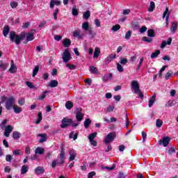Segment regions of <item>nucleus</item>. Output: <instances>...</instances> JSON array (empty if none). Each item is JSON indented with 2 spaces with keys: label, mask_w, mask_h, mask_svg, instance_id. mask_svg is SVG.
<instances>
[{
  "label": "nucleus",
  "mask_w": 178,
  "mask_h": 178,
  "mask_svg": "<svg viewBox=\"0 0 178 178\" xmlns=\"http://www.w3.org/2000/svg\"><path fill=\"white\" fill-rule=\"evenodd\" d=\"M76 119L78 122H81L84 119V114H83V108L81 107L75 109Z\"/></svg>",
  "instance_id": "nucleus-5"
},
{
  "label": "nucleus",
  "mask_w": 178,
  "mask_h": 178,
  "mask_svg": "<svg viewBox=\"0 0 178 178\" xmlns=\"http://www.w3.org/2000/svg\"><path fill=\"white\" fill-rule=\"evenodd\" d=\"M41 120H42V113L40 112L38 113V118L35 122V124H40V123H41Z\"/></svg>",
  "instance_id": "nucleus-31"
},
{
  "label": "nucleus",
  "mask_w": 178,
  "mask_h": 178,
  "mask_svg": "<svg viewBox=\"0 0 178 178\" xmlns=\"http://www.w3.org/2000/svg\"><path fill=\"white\" fill-rule=\"evenodd\" d=\"M170 31L172 33H176V31H177V23L172 22Z\"/></svg>",
  "instance_id": "nucleus-32"
},
{
  "label": "nucleus",
  "mask_w": 178,
  "mask_h": 178,
  "mask_svg": "<svg viewBox=\"0 0 178 178\" xmlns=\"http://www.w3.org/2000/svg\"><path fill=\"white\" fill-rule=\"evenodd\" d=\"M90 68L91 73L97 74V72H98V70H97V67L94 66H90Z\"/></svg>",
  "instance_id": "nucleus-55"
},
{
  "label": "nucleus",
  "mask_w": 178,
  "mask_h": 178,
  "mask_svg": "<svg viewBox=\"0 0 178 178\" xmlns=\"http://www.w3.org/2000/svg\"><path fill=\"white\" fill-rule=\"evenodd\" d=\"M12 159H13V156L11 154H7L6 156V162H12Z\"/></svg>",
  "instance_id": "nucleus-46"
},
{
  "label": "nucleus",
  "mask_w": 178,
  "mask_h": 178,
  "mask_svg": "<svg viewBox=\"0 0 178 178\" xmlns=\"http://www.w3.org/2000/svg\"><path fill=\"white\" fill-rule=\"evenodd\" d=\"M131 37V31H128L125 34V39L130 40Z\"/></svg>",
  "instance_id": "nucleus-56"
},
{
  "label": "nucleus",
  "mask_w": 178,
  "mask_h": 178,
  "mask_svg": "<svg viewBox=\"0 0 178 178\" xmlns=\"http://www.w3.org/2000/svg\"><path fill=\"white\" fill-rule=\"evenodd\" d=\"M38 137H40V140H39V143H42L47 141V134H38Z\"/></svg>",
  "instance_id": "nucleus-12"
},
{
  "label": "nucleus",
  "mask_w": 178,
  "mask_h": 178,
  "mask_svg": "<svg viewBox=\"0 0 178 178\" xmlns=\"http://www.w3.org/2000/svg\"><path fill=\"white\" fill-rule=\"evenodd\" d=\"M117 70L120 72V73L124 72V70L123 69V66H122V64L119 63H117Z\"/></svg>",
  "instance_id": "nucleus-43"
},
{
  "label": "nucleus",
  "mask_w": 178,
  "mask_h": 178,
  "mask_svg": "<svg viewBox=\"0 0 178 178\" xmlns=\"http://www.w3.org/2000/svg\"><path fill=\"white\" fill-rule=\"evenodd\" d=\"M79 136V134L76 133L74 134V131H72L70 134V138H73L74 140H77V137Z\"/></svg>",
  "instance_id": "nucleus-40"
},
{
  "label": "nucleus",
  "mask_w": 178,
  "mask_h": 178,
  "mask_svg": "<svg viewBox=\"0 0 178 178\" xmlns=\"http://www.w3.org/2000/svg\"><path fill=\"white\" fill-rule=\"evenodd\" d=\"M29 172V166L23 165L21 168V175H26Z\"/></svg>",
  "instance_id": "nucleus-35"
},
{
  "label": "nucleus",
  "mask_w": 178,
  "mask_h": 178,
  "mask_svg": "<svg viewBox=\"0 0 178 178\" xmlns=\"http://www.w3.org/2000/svg\"><path fill=\"white\" fill-rule=\"evenodd\" d=\"M5 103V108L7 111H11L13 109V106H15V103L16 102V99L13 96L9 97L6 96L1 97V103Z\"/></svg>",
  "instance_id": "nucleus-2"
},
{
  "label": "nucleus",
  "mask_w": 178,
  "mask_h": 178,
  "mask_svg": "<svg viewBox=\"0 0 178 178\" xmlns=\"http://www.w3.org/2000/svg\"><path fill=\"white\" fill-rule=\"evenodd\" d=\"M116 138V132H110L106 136L104 139L105 144H109L110 143L113 142V140Z\"/></svg>",
  "instance_id": "nucleus-6"
},
{
  "label": "nucleus",
  "mask_w": 178,
  "mask_h": 178,
  "mask_svg": "<svg viewBox=\"0 0 178 178\" xmlns=\"http://www.w3.org/2000/svg\"><path fill=\"white\" fill-rule=\"evenodd\" d=\"M143 41H145V42L151 43L152 42V38L145 36L143 38Z\"/></svg>",
  "instance_id": "nucleus-54"
},
{
  "label": "nucleus",
  "mask_w": 178,
  "mask_h": 178,
  "mask_svg": "<svg viewBox=\"0 0 178 178\" xmlns=\"http://www.w3.org/2000/svg\"><path fill=\"white\" fill-rule=\"evenodd\" d=\"M47 94H48V90L44 91L42 95L38 97L39 101H42V99H44V98H47Z\"/></svg>",
  "instance_id": "nucleus-41"
},
{
  "label": "nucleus",
  "mask_w": 178,
  "mask_h": 178,
  "mask_svg": "<svg viewBox=\"0 0 178 178\" xmlns=\"http://www.w3.org/2000/svg\"><path fill=\"white\" fill-rule=\"evenodd\" d=\"M88 33L90 35V40L94 39V37H95L96 33L94 31H92V28H90V29L88 31Z\"/></svg>",
  "instance_id": "nucleus-26"
},
{
  "label": "nucleus",
  "mask_w": 178,
  "mask_h": 178,
  "mask_svg": "<svg viewBox=\"0 0 178 178\" xmlns=\"http://www.w3.org/2000/svg\"><path fill=\"white\" fill-rule=\"evenodd\" d=\"M90 16H91V12H90V10H87L83 13V19H85V20H88L90 19Z\"/></svg>",
  "instance_id": "nucleus-24"
},
{
  "label": "nucleus",
  "mask_w": 178,
  "mask_h": 178,
  "mask_svg": "<svg viewBox=\"0 0 178 178\" xmlns=\"http://www.w3.org/2000/svg\"><path fill=\"white\" fill-rule=\"evenodd\" d=\"M13 131V127L12 125H7L5 127L3 135L5 137H9L10 136V133Z\"/></svg>",
  "instance_id": "nucleus-9"
},
{
  "label": "nucleus",
  "mask_w": 178,
  "mask_h": 178,
  "mask_svg": "<svg viewBox=\"0 0 178 178\" xmlns=\"http://www.w3.org/2000/svg\"><path fill=\"white\" fill-rule=\"evenodd\" d=\"M11 8H13V9H15V8H17V3L13 1L10 3Z\"/></svg>",
  "instance_id": "nucleus-63"
},
{
  "label": "nucleus",
  "mask_w": 178,
  "mask_h": 178,
  "mask_svg": "<svg viewBox=\"0 0 178 178\" xmlns=\"http://www.w3.org/2000/svg\"><path fill=\"white\" fill-rule=\"evenodd\" d=\"M128 62L129 60H127V58H121L120 60V65H126Z\"/></svg>",
  "instance_id": "nucleus-45"
},
{
  "label": "nucleus",
  "mask_w": 178,
  "mask_h": 178,
  "mask_svg": "<svg viewBox=\"0 0 178 178\" xmlns=\"http://www.w3.org/2000/svg\"><path fill=\"white\" fill-rule=\"evenodd\" d=\"M176 149H175V147H170L168 151V155H172V154H175Z\"/></svg>",
  "instance_id": "nucleus-48"
},
{
  "label": "nucleus",
  "mask_w": 178,
  "mask_h": 178,
  "mask_svg": "<svg viewBox=\"0 0 178 178\" xmlns=\"http://www.w3.org/2000/svg\"><path fill=\"white\" fill-rule=\"evenodd\" d=\"M31 31L32 32L28 33L26 35L28 41H33V40H34V33H33V31L35 32V30L33 29V30H31Z\"/></svg>",
  "instance_id": "nucleus-15"
},
{
  "label": "nucleus",
  "mask_w": 178,
  "mask_h": 178,
  "mask_svg": "<svg viewBox=\"0 0 178 178\" xmlns=\"http://www.w3.org/2000/svg\"><path fill=\"white\" fill-rule=\"evenodd\" d=\"M26 85L27 87H29V88H35V86H34V85L33 84V82H31V81H26Z\"/></svg>",
  "instance_id": "nucleus-52"
},
{
  "label": "nucleus",
  "mask_w": 178,
  "mask_h": 178,
  "mask_svg": "<svg viewBox=\"0 0 178 178\" xmlns=\"http://www.w3.org/2000/svg\"><path fill=\"white\" fill-rule=\"evenodd\" d=\"M170 140H172V138H170V137L169 136L163 137L162 140H160L159 145L168 147V145H169V143H170Z\"/></svg>",
  "instance_id": "nucleus-8"
},
{
  "label": "nucleus",
  "mask_w": 178,
  "mask_h": 178,
  "mask_svg": "<svg viewBox=\"0 0 178 178\" xmlns=\"http://www.w3.org/2000/svg\"><path fill=\"white\" fill-rule=\"evenodd\" d=\"M60 148L61 151L60 153V159H61V163H65V158H66V156H65V146L61 145Z\"/></svg>",
  "instance_id": "nucleus-10"
},
{
  "label": "nucleus",
  "mask_w": 178,
  "mask_h": 178,
  "mask_svg": "<svg viewBox=\"0 0 178 178\" xmlns=\"http://www.w3.org/2000/svg\"><path fill=\"white\" fill-rule=\"evenodd\" d=\"M172 74H173V72L172 71L167 72L165 76V80H169Z\"/></svg>",
  "instance_id": "nucleus-51"
},
{
  "label": "nucleus",
  "mask_w": 178,
  "mask_h": 178,
  "mask_svg": "<svg viewBox=\"0 0 178 178\" xmlns=\"http://www.w3.org/2000/svg\"><path fill=\"white\" fill-rule=\"evenodd\" d=\"M147 35L150 37V38H153V37H155V31L152 29H149L147 31Z\"/></svg>",
  "instance_id": "nucleus-30"
},
{
  "label": "nucleus",
  "mask_w": 178,
  "mask_h": 178,
  "mask_svg": "<svg viewBox=\"0 0 178 178\" xmlns=\"http://www.w3.org/2000/svg\"><path fill=\"white\" fill-rule=\"evenodd\" d=\"M99 54H101V50L99 48L95 47L93 58H98V56H99Z\"/></svg>",
  "instance_id": "nucleus-38"
},
{
  "label": "nucleus",
  "mask_w": 178,
  "mask_h": 178,
  "mask_svg": "<svg viewBox=\"0 0 178 178\" xmlns=\"http://www.w3.org/2000/svg\"><path fill=\"white\" fill-rule=\"evenodd\" d=\"M118 30H120V25L119 24L113 26L111 29V31H118Z\"/></svg>",
  "instance_id": "nucleus-50"
},
{
  "label": "nucleus",
  "mask_w": 178,
  "mask_h": 178,
  "mask_svg": "<svg viewBox=\"0 0 178 178\" xmlns=\"http://www.w3.org/2000/svg\"><path fill=\"white\" fill-rule=\"evenodd\" d=\"M97 132L92 133V134H89V136H88V137L89 141L94 140V138H95L97 137Z\"/></svg>",
  "instance_id": "nucleus-42"
},
{
  "label": "nucleus",
  "mask_w": 178,
  "mask_h": 178,
  "mask_svg": "<svg viewBox=\"0 0 178 178\" xmlns=\"http://www.w3.org/2000/svg\"><path fill=\"white\" fill-rule=\"evenodd\" d=\"M10 31V28H9L8 26H4L3 29V35L4 37H8V34H9V32Z\"/></svg>",
  "instance_id": "nucleus-21"
},
{
  "label": "nucleus",
  "mask_w": 178,
  "mask_h": 178,
  "mask_svg": "<svg viewBox=\"0 0 178 178\" xmlns=\"http://www.w3.org/2000/svg\"><path fill=\"white\" fill-rule=\"evenodd\" d=\"M131 86L132 90L134 91V93L137 94V95H138V97L143 99V98H144V93H143L141 90H140V84H138V81H132Z\"/></svg>",
  "instance_id": "nucleus-3"
},
{
  "label": "nucleus",
  "mask_w": 178,
  "mask_h": 178,
  "mask_svg": "<svg viewBox=\"0 0 178 178\" xmlns=\"http://www.w3.org/2000/svg\"><path fill=\"white\" fill-rule=\"evenodd\" d=\"M158 55H161V50H156L155 52L151 54L150 58L155 59V58H158Z\"/></svg>",
  "instance_id": "nucleus-29"
},
{
  "label": "nucleus",
  "mask_w": 178,
  "mask_h": 178,
  "mask_svg": "<svg viewBox=\"0 0 178 178\" xmlns=\"http://www.w3.org/2000/svg\"><path fill=\"white\" fill-rule=\"evenodd\" d=\"M155 98H156V95H154L149 100V108H151L155 104Z\"/></svg>",
  "instance_id": "nucleus-28"
},
{
  "label": "nucleus",
  "mask_w": 178,
  "mask_h": 178,
  "mask_svg": "<svg viewBox=\"0 0 178 178\" xmlns=\"http://www.w3.org/2000/svg\"><path fill=\"white\" fill-rule=\"evenodd\" d=\"M154 9H155V3L154 1H151L147 10L148 12H154Z\"/></svg>",
  "instance_id": "nucleus-37"
},
{
  "label": "nucleus",
  "mask_w": 178,
  "mask_h": 178,
  "mask_svg": "<svg viewBox=\"0 0 178 178\" xmlns=\"http://www.w3.org/2000/svg\"><path fill=\"white\" fill-rule=\"evenodd\" d=\"M147 31V26H142L140 29V33L143 34V33H145Z\"/></svg>",
  "instance_id": "nucleus-64"
},
{
  "label": "nucleus",
  "mask_w": 178,
  "mask_h": 178,
  "mask_svg": "<svg viewBox=\"0 0 178 178\" xmlns=\"http://www.w3.org/2000/svg\"><path fill=\"white\" fill-rule=\"evenodd\" d=\"M126 175L123 172H120L118 174V178H126Z\"/></svg>",
  "instance_id": "nucleus-62"
},
{
  "label": "nucleus",
  "mask_w": 178,
  "mask_h": 178,
  "mask_svg": "<svg viewBox=\"0 0 178 178\" xmlns=\"http://www.w3.org/2000/svg\"><path fill=\"white\" fill-rule=\"evenodd\" d=\"M39 70H40V65L35 66V68L33 69V71L32 77H35V76H37V74H38Z\"/></svg>",
  "instance_id": "nucleus-34"
},
{
  "label": "nucleus",
  "mask_w": 178,
  "mask_h": 178,
  "mask_svg": "<svg viewBox=\"0 0 178 178\" xmlns=\"http://www.w3.org/2000/svg\"><path fill=\"white\" fill-rule=\"evenodd\" d=\"M95 24L96 27H101V22H99V19H95Z\"/></svg>",
  "instance_id": "nucleus-61"
},
{
  "label": "nucleus",
  "mask_w": 178,
  "mask_h": 178,
  "mask_svg": "<svg viewBox=\"0 0 178 178\" xmlns=\"http://www.w3.org/2000/svg\"><path fill=\"white\" fill-rule=\"evenodd\" d=\"M63 44L64 45V48H68V47H70V44H72V41L69 38H65L63 41Z\"/></svg>",
  "instance_id": "nucleus-18"
},
{
  "label": "nucleus",
  "mask_w": 178,
  "mask_h": 178,
  "mask_svg": "<svg viewBox=\"0 0 178 178\" xmlns=\"http://www.w3.org/2000/svg\"><path fill=\"white\" fill-rule=\"evenodd\" d=\"M73 123V120L72 118H63L61 120V124L60 127L61 129H66V127H69Z\"/></svg>",
  "instance_id": "nucleus-4"
},
{
  "label": "nucleus",
  "mask_w": 178,
  "mask_h": 178,
  "mask_svg": "<svg viewBox=\"0 0 178 178\" xmlns=\"http://www.w3.org/2000/svg\"><path fill=\"white\" fill-rule=\"evenodd\" d=\"M44 152H45V149L44 147H37L35 150V154L37 155H42L44 154Z\"/></svg>",
  "instance_id": "nucleus-16"
},
{
  "label": "nucleus",
  "mask_w": 178,
  "mask_h": 178,
  "mask_svg": "<svg viewBox=\"0 0 178 178\" xmlns=\"http://www.w3.org/2000/svg\"><path fill=\"white\" fill-rule=\"evenodd\" d=\"M13 109H14L15 113H20L22 111V107H19L17 105H14Z\"/></svg>",
  "instance_id": "nucleus-36"
},
{
  "label": "nucleus",
  "mask_w": 178,
  "mask_h": 178,
  "mask_svg": "<svg viewBox=\"0 0 178 178\" xmlns=\"http://www.w3.org/2000/svg\"><path fill=\"white\" fill-rule=\"evenodd\" d=\"M95 175H97L95 173V171H92L88 173V178H94V176H95Z\"/></svg>",
  "instance_id": "nucleus-60"
},
{
  "label": "nucleus",
  "mask_w": 178,
  "mask_h": 178,
  "mask_svg": "<svg viewBox=\"0 0 178 178\" xmlns=\"http://www.w3.org/2000/svg\"><path fill=\"white\" fill-rule=\"evenodd\" d=\"M60 3H62V2L59 0H51L50 1V8L54 9L55 5H56V6H60Z\"/></svg>",
  "instance_id": "nucleus-11"
},
{
  "label": "nucleus",
  "mask_w": 178,
  "mask_h": 178,
  "mask_svg": "<svg viewBox=\"0 0 178 178\" xmlns=\"http://www.w3.org/2000/svg\"><path fill=\"white\" fill-rule=\"evenodd\" d=\"M66 67H68V69H70V70H74V69H76V65H70V64H66Z\"/></svg>",
  "instance_id": "nucleus-57"
},
{
  "label": "nucleus",
  "mask_w": 178,
  "mask_h": 178,
  "mask_svg": "<svg viewBox=\"0 0 178 178\" xmlns=\"http://www.w3.org/2000/svg\"><path fill=\"white\" fill-rule=\"evenodd\" d=\"M76 155H77V153H76V151L70 150V159H69L70 162H72V161H74Z\"/></svg>",
  "instance_id": "nucleus-14"
},
{
  "label": "nucleus",
  "mask_w": 178,
  "mask_h": 178,
  "mask_svg": "<svg viewBox=\"0 0 178 178\" xmlns=\"http://www.w3.org/2000/svg\"><path fill=\"white\" fill-rule=\"evenodd\" d=\"M90 124H91V120L90 118H87L83 122L85 129H88V127H90Z\"/></svg>",
  "instance_id": "nucleus-33"
},
{
  "label": "nucleus",
  "mask_w": 178,
  "mask_h": 178,
  "mask_svg": "<svg viewBox=\"0 0 178 178\" xmlns=\"http://www.w3.org/2000/svg\"><path fill=\"white\" fill-rule=\"evenodd\" d=\"M8 66H9V64L8 63H4L2 60L0 61V69H2V70H6Z\"/></svg>",
  "instance_id": "nucleus-20"
},
{
  "label": "nucleus",
  "mask_w": 178,
  "mask_h": 178,
  "mask_svg": "<svg viewBox=\"0 0 178 178\" xmlns=\"http://www.w3.org/2000/svg\"><path fill=\"white\" fill-rule=\"evenodd\" d=\"M82 29L85 31H88L90 30V23H88V22H83L82 24Z\"/></svg>",
  "instance_id": "nucleus-25"
},
{
  "label": "nucleus",
  "mask_w": 178,
  "mask_h": 178,
  "mask_svg": "<svg viewBox=\"0 0 178 178\" xmlns=\"http://www.w3.org/2000/svg\"><path fill=\"white\" fill-rule=\"evenodd\" d=\"M58 82L56 80H51V82L49 83V86L51 88H55V87H58Z\"/></svg>",
  "instance_id": "nucleus-27"
},
{
  "label": "nucleus",
  "mask_w": 178,
  "mask_h": 178,
  "mask_svg": "<svg viewBox=\"0 0 178 178\" xmlns=\"http://www.w3.org/2000/svg\"><path fill=\"white\" fill-rule=\"evenodd\" d=\"M115 58H116V54H110L108 56V57L107 58L108 60H109L110 62L113 60V59H115Z\"/></svg>",
  "instance_id": "nucleus-58"
},
{
  "label": "nucleus",
  "mask_w": 178,
  "mask_h": 178,
  "mask_svg": "<svg viewBox=\"0 0 178 178\" xmlns=\"http://www.w3.org/2000/svg\"><path fill=\"white\" fill-rule=\"evenodd\" d=\"M162 124H163V121H162L161 119H157L156 121V127H161Z\"/></svg>",
  "instance_id": "nucleus-44"
},
{
  "label": "nucleus",
  "mask_w": 178,
  "mask_h": 178,
  "mask_svg": "<svg viewBox=\"0 0 178 178\" xmlns=\"http://www.w3.org/2000/svg\"><path fill=\"white\" fill-rule=\"evenodd\" d=\"M175 104H176V102L175 100H169L165 104V106H173Z\"/></svg>",
  "instance_id": "nucleus-49"
},
{
  "label": "nucleus",
  "mask_w": 178,
  "mask_h": 178,
  "mask_svg": "<svg viewBox=\"0 0 178 178\" xmlns=\"http://www.w3.org/2000/svg\"><path fill=\"white\" fill-rule=\"evenodd\" d=\"M20 137H22V134H20V132H19V131H14L13 133V138L14 140H19V138H20Z\"/></svg>",
  "instance_id": "nucleus-23"
},
{
  "label": "nucleus",
  "mask_w": 178,
  "mask_h": 178,
  "mask_svg": "<svg viewBox=\"0 0 178 178\" xmlns=\"http://www.w3.org/2000/svg\"><path fill=\"white\" fill-rule=\"evenodd\" d=\"M72 59V56L70 55V52L69 51V49H65L63 54V60L65 63H67L69 60Z\"/></svg>",
  "instance_id": "nucleus-7"
},
{
  "label": "nucleus",
  "mask_w": 178,
  "mask_h": 178,
  "mask_svg": "<svg viewBox=\"0 0 178 178\" xmlns=\"http://www.w3.org/2000/svg\"><path fill=\"white\" fill-rule=\"evenodd\" d=\"M26 38V32L22 31L20 35H17L16 32L12 31L10 33V41L15 42L17 45L20 44V42Z\"/></svg>",
  "instance_id": "nucleus-1"
},
{
  "label": "nucleus",
  "mask_w": 178,
  "mask_h": 178,
  "mask_svg": "<svg viewBox=\"0 0 178 178\" xmlns=\"http://www.w3.org/2000/svg\"><path fill=\"white\" fill-rule=\"evenodd\" d=\"M72 16H79V10L76 7L72 8Z\"/></svg>",
  "instance_id": "nucleus-47"
},
{
  "label": "nucleus",
  "mask_w": 178,
  "mask_h": 178,
  "mask_svg": "<svg viewBox=\"0 0 178 178\" xmlns=\"http://www.w3.org/2000/svg\"><path fill=\"white\" fill-rule=\"evenodd\" d=\"M65 163H62V159H60V161H59L58 159L54 160L51 163V168L53 169H55L56 167V165H63Z\"/></svg>",
  "instance_id": "nucleus-13"
},
{
  "label": "nucleus",
  "mask_w": 178,
  "mask_h": 178,
  "mask_svg": "<svg viewBox=\"0 0 178 178\" xmlns=\"http://www.w3.org/2000/svg\"><path fill=\"white\" fill-rule=\"evenodd\" d=\"M74 104L73 102L68 101L65 103V108L68 110L72 109V108H73Z\"/></svg>",
  "instance_id": "nucleus-39"
},
{
  "label": "nucleus",
  "mask_w": 178,
  "mask_h": 178,
  "mask_svg": "<svg viewBox=\"0 0 178 178\" xmlns=\"http://www.w3.org/2000/svg\"><path fill=\"white\" fill-rule=\"evenodd\" d=\"M125 120H126L125 127H127V129H129V124L130 123V121H129V115L127 114L125 115Z\"/></svg>",
  "instance_id": "nucleus-53"
},
{
  "label": "nucleus",
  "mask_w": 178,
  "mask_h": 178,
  "mask_svg": "<svg viewBox=\"0 0 178 178\" xmlns=\"http://www.w3.org/2000/svg\"><path fill=\"white\" fill-rule=\"evenodd\" d=\"M44 168H42L41 166L37 167L35 170V175H41V174L44 173Z\"/></svg>",
  "instance_id": "nucleus-19"
},
{
  "label": "nucleus",
  "mask_w": 178,
  "mask_h": 178,
  "mask_svg": "<svg viewBox=\"0 0 178 178\" xmlns=\"http://www.w3.org/2000/svg\"><path fill=\"white\" fill-rule=\"evenodd\" d=\"M16 70H17V68L16 67V66H15V61H13V60H11V65L9 69V72L10 73H15Z\"/></svg>",
  "instance_id": "nucleus-17"
},
{
  "label": "nucleus",
  "mask_w": 178,
  "mask_h": 178,
  "mask_svg": "<svg viewBox=\"0 0 178 178\" xmlns=\"http://www.w3.org/2000/svg\"><path fill=\"white\" fill-rule=\"evenodd\" d=\"M13 155H22V150L20 149H15L13 152Z\"/></svg>",
  "instance_id": "nucleus-59"
},
{
  "label": "nucleus",
  "mask_w": 178,
  "mask_h": 178,
  "mask_svg": "<svg viewBox=\"0 0 178 178\" xmlns=\"http://www.w3.org/2000/svg\"><path fill=\"white\" fill-rule=\"evenodd\" d=\"M73 36L76 37V38H83V35H81V31L79 30H76L73 32Z\"/></svg>",
  "instance_id": "nucleus-22"
}]
</instances>
